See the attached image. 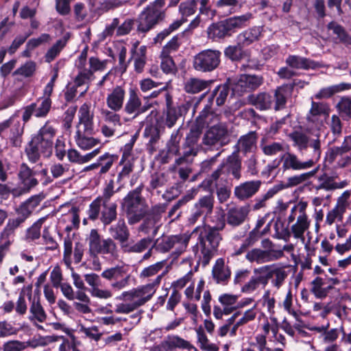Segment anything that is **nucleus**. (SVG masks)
<instances>
[{
    "instance_id": "59",
    "label": "nucleus",
    "mask_w": 351,
    "mask_h": 351,
    "mask_svg": "<svg viewBox=\"0 0 351 351\" xmlns=\"http://www.w3.org/2000/svg\"><path fill=\"white\" fill-rule=\"evenodd\" d=\"M78 332L82 334L83 337L94 340L95 341H98L102 335L96 326L85 327L84 326L81 325L79 327Z\"/></svg>"
},
{
    "instance_id": "53",
    "label": "nucleus",
    "mask_w": 351,
    "mask_h": 351,
    "mask_svg": "<svg viewBox=\"0 0 351 351\" xmlns=\"http://www.w3.org/2000/svg\"><path fill=\"white\" fill-rule=\"evenodd\" d=\"M165 265V261H162L157 262L154 264H152L151 265H149L148 267L143 268L139 274L140 278H149L156 275H157V277L158 275L161 274L160 273L161 271L162 272L165 271L162 270Z\"/></svg>"
},
{
    "instance_id": "29",
    "label": "nucleus",
    "mask_w": 351,
    "mask_h": 351,
    "mask_svg": "<svg viewBox=\"0 0 351 351\" xmlns=\"http://www.w3.org/2000/svg\"><path fill=\"white\" fill-rule=\"evenodd\" d=\"M139 42L136 41L132 45L131 49L132 56L130 60H134V70L137 73H141L143 71L146 63L147 47L142 45L138 47Z\"/></svg>"
},
{
    "instance_id": "27",
    "label": "nucleus",
    "mask_w": 351,
    "mask_h": 351,
    "mask_svg": "<svg viewBox=\"0 0 351 351\" xmlns=\"http://www.w3.org/2000/svg\"><path fill=\"white\" fill-rule=\"evenodd\" d=\"M249 211L247 206L230 208L226 213L228 224L233 227L241 225L247 218Z\"/></svg>"
},
{
    "instance_id": "18",
    "label": "nucleus",
    "mask_w": 351,
    "mask_h": 351,
    "mask_svg": "<svg viewBox=\"0 0 351 351\" xmlns=\"http://www.w3.org/2000/svg\"><path fill=\"white\" fill-rule=\"evenodd\" d=\"M165 0H155L140 14L139 19L145 22H159L165 20V12L162 10Z\"/></svg>"
},
{
    "instance_id": "51",
    "label": "nucleus",
    "mask_w": 351,
    "mask_h": 351,
    "mask_svg": "<svg viewBox=\"0 0 351 351\" xmlns=\"http://www.w3.org/2000/svg\"><path fill=\"white\" fill-rule=\"evenodd\" d=\"M47 218V216L38 219L27 230L25 239L27 241H34L40 237V229Z\"/></svg>"
},
{
    "instance_id": "40",
    "label": "nucleus",
    "mask_w": 351,
    "mask_h": 351,
    "mask_svg": "<svg viewBox=\"0 0 351 351\" xmlns=\"http://www.w3.org/2000/svg\"><path fill=\"white\" fill-rule=\"evenodd\" d=\"M229 94V87L227 84H221L217 86L211 93L208 99V103L213 106L214 99H215L216 104L218 106H222Z\"/></svg>"
},
{
    "instance_id": "21",
    "label": "nucleus",
    "mask_w": 351,
    "mask_h": 351,
    "mask_svg": "<svg viewBox=\"0 0 351 351\" xmlns=\"http://www.w3.org/2000/svg\"><path fill=\"white\" fill-rule=\"evenodd\" d=\"M261 184V180L244 182L234 187V195L241 201L248 199L259 191Z\"/></svg>"
},
{
    "instance_id": "30",
    "label": "nucleus",
    "mask_w": 351,
    "mask_h": 351,
    "mask_svg": "<svg viewBox=\"0 0 351 351\" xmlns=\"http://www.w3.org/2000/svg\"><path fill=\"white\" fill-rule=\"evenodd\" d=\"M199 228H195L191 233L185 232L183 234H175L172 254L180 256L186 249L191 237L198 233Z\"/></svg>"
},
{
    "instance_id": "34",
    "label": "nucleus",
    "mask_w": 351,
    "mask_h": 351,
    "mask_svg": "<svg viewBox=\"0 0 351 351\" xmlns=\"http://www.w3.org/2000/svg\"><path fill=\"white\" fill-rule=\"evenodd\" d=\"M213 83V81L210 80L191 77L185 81L184 89L187 93L197 94L209 88Z\"/></svg>"
},
{
    "instance_id": "28",
    "label": "nucleus",
    "mask_w": 351,
    "mask_h": 351,
    "mask_svg": "<svg viewBox=\"0 0 351 351\" xmlns=\"http://www.w3.org/2000/svg\"><path fill=\"white\" fill-rule=\"evenodd\" d=\"M239 23H212L208 29L209 37L223 38L231 36Z\"/></svg>"
},
{
    "instance_id": "58",
    "label": "nucleus",
    "mask_w": 351,
    "mask_h": 351,
    "mask_svg": "<svg viewBox=\"0 0 351 351\" xmlns=\"http://www.w3.org/2000/svg\"><path fill=\"white\" fill-rule=\"evenodd\" d=\"M117 158V157L116 156L108 153H106L105 154L99 156L98 159V164H99L101 169L99 173L101 175L107 173L112 167Z\"/></svg>"
},
{
    "instance_id": "50",
    "label": "nucleus",
    "mask_w": 351,
    "mask_h": 351,
    "mask_svg": "<svg viewBox=\"0 0 351 351\" xmlns=\"http://www.w3.org/2000/svg\"><path fill=\"white\" fill-rule=\"evenodd\" d=\"M288 95L289 88L287 86L278 87L275 90L274 108L276 110H280L285 108Z\"/></svg>"
},
{
    "instance_id": "20",
    "label": "nucleus",
    "mask_w": 351,
    "mask_h": 351,
    "mask_svg": "<svg viewBox=\"0 0 351 351\" xmlns=\"http://www.w3.org/2000/svg\"><path fill=\"white\" fill-rule=\"evenodd\" d=\"M193 348V346L184 339L177 335H169L160 344L153 346L151 351H169L175 348L191 349Z\"/></svg>"
},
{
    "instance_id": "11",
    "label": "nucleus",
    "mask_w": 351,
    "mask_h": 351,
    "mask_svg": "<svg viewBox=\"0 0 351 351\" xmlns=\"http://www.w3.org/2000/svg\"><path fill=\"white\" fill-rule=\"evenodd\" d=\"M282 162L281 169L283 172L287 171H300L312 168L318 160L311 158L305 161L302 160L294 153L287 152L280 156Z\"/></svg>"
},
{
    "instance_id": "48",
    "label": "nucleus",
    "mask_w": 351,
    "mask_h": 351,
    "mask_svg": "<svg viewBox=\"0 0 351 351\" xmlns=\"http://www.w3.org/2000/svg\"><path fill=\"white\" fill-rule=\"evenodd\" d=\"M34 104V116L37 118L45 117L49 113L51 107V100L45 97L40 99Z\"/></svg>"
},
{
    "instance_id": "17",
    "label": "nucleus",
    "mask_w": 351,
    "mask_h": 351,
    "mask_svg": "<svg viewBox=\"0 0 351 351\" xmlns=\"http://www.w3.org/2000/svg\"><path fill=\"white\" fill-rule=\"evenodd\" d=\"M151 106L143 104L142 101L136 90L131 89L129 92V97L124 105L123 110L134 119L140 114L147 111Z\"/></svg>"
},
{
    "instance_id": "16",
    "label": "nucleus",
    "mask_w": 351,
    "mask_h": 351,
    "mask_svg": "<svg viewBox=\"0 0 351 351\" xmlns=\"http://www.w3.org/2000/svg\"><path fill=\"white\" fill-rule=\"evenodd\" d=\"M330 111V108L327 103L315 101L311 97V106L306 114V120L315 125H322L329 117Z\"/></svg>"
},
{
    "instance_id": "36",
    "label": "nucleus",
    "mask_w": 351,
    "mask_h": 351,
    "mask_svg": "<svg viewBox=\"0 0 351 351\" xmlns=\"http://www.w3.org/2000/svg\"><path fill=\"white\" fill-rule=\"evenodd\" d=\"M152 243V239L150 237L143 238L137 242H128L121 245V249L125 253L140 254L149 247Z\"/></svg>"
},
{
    "instance_id": "13",
    "label": "nucleus",
    "mask_w": 351,
    "mask_h": 351,
    "mask_svg": "<svg viewBox=\"0 0 351 351\" xmlns=\"http://www.w3.org/2000/svg\"><path fill=\"white\" fill-rule=\"evenodd\" d=\"M307 203L300 201L298 202V208L300 209V215L297 217V220L291 227V232L294 238L301 240L304 243V232L309 228L310 220L306 213Z\"/></svg>"
},
{
    "instance_id": "31",
    "label": "nucleus",
    "mask_w": 351,
    "mask_h": 351,
    "mask_svg": "<svg viewBox=\"0 0 351 351\" xmlns=\"http://www.w3.org/2000/svg\"><path fill=\"white\" fill-rule=\"evenodd\" d=\"M108 232L112 239L124 245L130 237V232L123 219H119L117 223L111 226Z\"/></svg>"
},
{
    "instance_id": "22",
    "label": "nucleus",
    "mask_w": 351,
    "mask_h": 351,
    "mask_svg": "<svg viewBox=\"0 0 351 351\" xmlns=\"http://www.w3.org/2000/svg\"><path fill=\"white\" fill-rule=\"evenodd\" d=\"M231 276V271L225 260L222 258H217L212 269V278L219 285H226L228 283Z\"/></svg>"
},
{
    "instance_id": "44",
    "label": "nucleus",
    "mask_w": 351,
    "mask_h": 351,
    "mask_svg": "<svg viewBox=\"0 0 351 351\" xmlns=\"http://www.w3.org/2000/svg\"><path fill=\"white\" fill-rule=\"evenodd\" d=\"M260 148L263 153L267 156H273L284 151V145L280 142H267L266 138L260 141Z\"/></svg>"
},
{
    "instance_id": "41",
    "label": "nucleus",
    "mask_w": 351,
    "mask_h": 351,
    "mask_svg": "<svg viewBox=\"0 0 351 351\" xmlns=\"http://www.w3.org/2000/svg\"><path fill=\"white\" fill-rule=\"evenodd\" d=\"M100 220L104 226H108L115 221L117 217V204L116 203L101 204Z\"/></svg>"
},
{
    "instance_id": "10",
    "label": "nucleus",
    "mask_w": 351,
    "mask_h": 351,
    "mask_svg": "<svg viewBox=\"0 0 351 351\" xmlns=\"http://www.w3.org/2000/svg\"><path fill=\"white\" fill-rule=\"evenodd\" d=\"M123 207L125 210L128 222L134 224L140 221L147 214V206L143 199L125 197Z\"/></svg>"
},
{
    "instance_id": "33",
    "label": "nucleus",
    "mask_w": 351,
    "mask_h": 351,
    "mask_svg": "<svg viewBox=\"0 0 351 351\" xmlns=\"http://www.w3.org/2000/svg\"><path fill=\"white\" fill-rule=\"evenodd\" d=\"M93 131H84V129L77 128L75 141L77 146L82 149H89L98 144L99 141L90 136Z\"/></svg>"
},
{
    "instance_id": "9",
    "label": "nucleus",
    "mask_w": 351,
    "mask_h": 351,
    "mask_svg": "<svg viewBox=\"0 0 351 351\" xmlns=\"http://www.w3.org/2000/svg\"><path fill=\"white\" fill-rule=\"evenodd\" d=\"M221 55L218 50H203L194 56L193 66L195 70L199 72H211L219 66Z\"/></svg>"
},
{
    "instance_id": "14",
    "label": "nucleus",
    "mask_w": 351,
    "mask_h": 351,
    "mask_svg": "<svg viewBox=\"0 0 351 351\" xmlns=\"http://www.w3.org/2000/svg\"><path fill=\"white\" fill-rule=\"evenodd\" d=\"M164 211L163 207L160 206H156L152 208L151 211L144 216L145 219L140 226V230L145 234L152 233L155 236L160 227V221L161 219L160 214Z\"/></svg>"
},
{
    "instance_id": "12",
    "label": "nucleus",
    "mask_w": 351,
    "mask_h": 351,
    "mask_svg": "<svg viewBox=\"0 0 351 351\" xmlns=\"http://www.w3.org/2000/svg\"><path fill=\"white\" fill-rule=\"evenodd\" d=\"M263 82L261 76L243 74L234 80L232 89L234 94L242 95L245 93L258 88Z\"/></svg>"
},
{
    "instance_id": "63",
    "label": "nucleus",
    "mask_w": 351,
    "mask_h": 351,
    "mask_svg": "<svg viewBox=\"0 0 351 351\" xmlns=\"http://www.w3.org/2000/svg\"><path fill=\"white\" fill-rule=\"evenodd\" d=\"M178 132L179 130L173 132L167 144V150L171 156L177 155L179 152L180 138H178Z\"/></svg>"
},
{
    "instance_id": "64",
    "label": "nucleus",
    "mask_w": 351,
    "mask_h": 351,
    "mask_svg": "<svg viewBox=\"0 0 351 351\" xmlns=\"http://www.w3.org/2000/svg\"><path fill=\"white\" fill-rule=\"evenodd\" d=\"M180 114L176 108H167L165 113V123L169 128H171L176 123Z\"/></svg>"
},
{
    "instance_id": "37",
    "label": "nucleus",
    "mask_w": 351,
    "mask_h": 351,
    "mask_svg": "<svg viewBox=\"0 0 351 351\" xmlns=\"http://www.w3.org/2000/svg\"><path fill=\"white\" fill-rule=\"evenodd\" d=\"M248 101L251 104L260 110L269 109L274 104L272 96L266 93L250 95L248 97Z\"/></svg>"
},
{
    "instance_id": "23",
    "label": "nucleus",
    "mask_w": 351,
    "mask_h": 351,
    "mask_svg": "<svg viewBox=\"0 0 351 351\" xmlns=\"http://www.w3.org/2000/svg\"><path fill=\"white\" fill-rule=\"evenodd\" d=\"M258 136L255 132H250L239 138L237 144L234 145L237 154L242 152L244 155L248 153H253L256 149Z\"/></svg>"
},
{
    "instance_id": "56",
    "label": "nucleus",
    "mask_w": 351,
    "mask_h": 351,
    "mask_svg": "<svg viewBox=\"0 0 351 351\" xmlns=\"http://www.w3.org/2000/svg\"><path fill=\"white\" fill-rule=\"evenodd\" d=\"M343 84L333 85L328 87L323 88L318 93L314 95L313 99H323L332 97L337 93L343 89Z\"/></svg>"
},
{
    "instance_id": "15",
    "label": "nucleus",
    "mask_w": 351,
    "mask_h": 351,
    "mask_svg": "<svg viewBox=\"0 0 351 351\" xmlns=\"http://www.w3.org/2000/svg\"><path fill=\"white\" fill-rule=\"evenodd\" d=\"M284 256L282 250L263 251L261 248H253L245 254V258L250 263L263 264L280 259Z\"/></svg>"
},
{
    "instance_id": "46",
    "label": "nucleus",
    "mask_w": 351,
    "mask_h": 351,
    "mask_svg": "<svg viewBox=\"0 0 351 351\" xmlns=\"http://www.w3.org/2000/svg\"><path fill=\"white\" fill-rule=\"evenodd\" d=\"M318 170H319V167L313 169V170H311L310 171L289 177L287 179V184H285V188L295 186L297 185H299L300 184H302V183L308 181L311 178H313L314 176H315V174L317 173Z\"/></svg>"
},
{
    "instance_id": "4",
    "label": "nucleus",
    "mask_w": 351,
    "mask_h": 351,
    "mask_svg": "<svg viewBox=\"0 0 351 351\" xmlns=\"http://www.w3.org/2000/svg\"><path fill=\"white\" fill-rule=\"evenodd\" d=\"M221 176L237 181L241 178L242 161L237 152H233L224 159L210 176L203 181L202 185L212 190L213 186H217V181Z\"/></svg>"
},
{
    "instance_id": "47",
    "label": "nucleus",
    "mask_w": 351,
    "mask_h": 351,
    "mask_svg": "<svg viewBox=\"0 0 351 351\" xmlns=\"http://www.w3.org/2000/svg\"><path fill=\"white\" fill-rule=\"evenodd\" d=\"M288 276L287 271L285 270V267H280L276 265H272V269L271 272V284L279 289L284 283L285 280Z\"/></svg>"
},
{
    "instance_id": "5",
    "label": "nucleus",
    "mask_w": 351,
    "mask_h": 351,
    "mask_svg": "<svg viewBox=\"0 0 351 351\" xmlns=\"http://www.w3.org/2000/svg\"><path fill=\"white\" fill-rule=\"evenodd\" d=\"M293 142V146L300 152H303L308 147L313 149L312 158L319 160L321 154V135L318 131L303 132L302 131H293L288 135Z\"/></svg>"
},
{
    "instance_id": "61",
    "label": "nucleus",
    "mask_w": 351,
    "mask_h": 351,
    "mask_svg": "<svg viewBox=\"0 0 351 351\" xmlns=\"http://www.w3.org/2000/svg\"><path fill=\"white\" fill-rule=\"evenodd\" d=\"M114 184V183L113 180H110L106 186L104 188L102 195L97 197L96 199L99 200V202L101 204L112 203L110 202V198L115 193Z\"/></svg>"
},
{
    "instance_id": "1",
    "label": "nucleus",
    "mask_w": 351,
    "mask_h": 351,
    "mask_svg": "<svg viewBox=\"0 0 351 351\" xmlns=\"http://www.w3.org/2000/svg\"><path fill=\"white\" fill-rule=\"evenodd\" d=\"M166 274L167 271H162L151 282L123 291L118 299L124 301L125 303L116 304L115 313L128 314L144 305L153 297Z\"/></svg>"
},
{
    "instance_id": "38",
    "label": "nucleus",
    "mask_w": 351,
    "mask_h": 351,
    "mask_svg": "<svg viewBox=\"0 0 351 351\" xmlns=\"http://www.w3.org/2000/svg\"><path fill=\"white\" fill-rule=\"evenodd\" d=\"M71 38V33L66 32L62 37L56 41L53 46L47 51L45 54V60L47 62L53 61L60 53L62 49L66 46L68 40Z\"/></svg>"
},
{
    "instance_id": "39",
    "label": "nucleus",
    "mask_w": 351,
    "mask_h": 351,
    "mask_svg": "<svg viewBox=\"0 0 351 351\" xmlns=\"http://www.w3.org/2000/svg\"><path fill=\"white\" fill-rule=\"evenodd\" d=\"M286 63L291 68L296 69H308L315 67V62L306 58L295 55H290L286 59Z\"/></svg>"
},
{
    "instance_id": "2",
    "label": "nucleus",
    "mask_w": 351,
    "mask_h": 351,
    "mask_svg": "<svg viewBox=\"0 0 351 351\" xmlns=\"http://www.w3.org/2000/svg\"><path fill=\"white\" fill-rule=\"evenodd\" d=\"M225 220L221 217L217 218V222L213 227L201 230L197 243L192 247L196 258L203 266L207 265L215 255L222 237L219 232L224 228Z\"/></svg>"
},
{
    "instance_id": "3",
    "label": "nucleus",
    "mask_w": 351,
    "mask_h": 351,
    "mask_svg": "<svg viewBox=\"0 0 351 351\" xmlns=\"http://www.w3.org/2000/svg\"><path fill=\"white\" fill-rule=\"evenodd\" d=\"M56 134L55 128L47 121L32 138L25 147V153L31 162H36L41 155L49 157L51 154Z\"/></svg>"
},
{
    "instance_id": "32",
    "label": "nucleus",
    "mask_w": 351,
    "mask_h": 351,
    "mask_svg": "<svg viewBox=\"0 0 351 351\" xmlns=\"http://www.w3.org/2000/svg\"><path fill=\"white\" fill-rule=\"evenodd\" d=\"M212 106L210 103L207 102L203 110L195 119V123L203 129L210 124L219 121V116L212 110Z\"/></svg>"
},
{
    "instance_id": "57",
    "label": "nucleus",
    "mask_w": 351,
    "mask_h": 351,
    "mask_svg": "<svg viewBox=\"0 0 351 351\" xmlns=\"http://www.w3.org/2000/svg\"><path fill=\"white\" fill-rule=\"evenodd\" d=\"M197 1L191 0L180 3L179 7V11L182 16V19L180 22H184L186 19L184 17L193 14L197 9ZM176 22H179L177 21Z\"/></svg>"
},
{
    "instance_id": "62",
    "label": "nucleus",
    "mask_w": 351,
    "mask_h": 351,
    "mask_svg": "<svg viewBox=\"0 0 351 351\" xmlns=\"http://www.w3.org/2000/svg\"><path fill=\"white\" fill-rule=\"evenodd\" d=\"M160 57L161 58L160 67L164 73H172L176 71V64L170 56L160 53Z\"/></svg>"
},
{
    "instance_id": "43",
    "label": "nucleus",
    "mask_w": 351,
    "mask_h": 351,
    "mask_svg": "<svg viewBox=\"0 0 351 351\" xmlns=\"http://www.w3.org/2000/svg\"><path fill=\"white\" fill-rule=\"evenodd\" d=\"M29 312L31 315L29 319L30 321H37L42 323L46 320L47 315L38 298H34L32 300Z\"/></svg>"
},
{
    "instance_id": "26",
    "label": "nucleus",
    "mask_w": 351,
    "mask_h": 351,
    "mask_svg": "<svg viewBox=\"0 0 351 351\" xmlns=\"http://www.w3.org/2000/svg\"><path fill=\"white\" fill-rule=\"evenodd\" d=\"M36 174L37 171H33L27 164L21 165L18 176L25 191H29L38 184V181L34 177Z\"/></svg>"
},
{
    "instance_id": "8",
    "label": "nucleus",
    "mask_w": 351,
    "mask_h": 351,
    "mask_svg": "<svg viewBox=\"0 0 351 351\" xmlns=\"http://www.w3.org/2000/svg\"><path fill=\"white\" fill-rule=\"evenodd\" d=\"M101 276L112 281L111 288L115 291H119L130 285L132 276L128 273V267L126 265H117L105 269Z\"/></svg>"
},
{
    "instance_id": "25",
    "label": "nucleus",
    "mask_w": 351,
    "mask_h": 351,
    "mask_svg": "<svg viewBox=\"0 0 351 351\" xmlns=\"http://www.w3.org/2000/svg\"><path fill=\"white\" fill-rule=\"evenodd\" d=\"M125 90L121 86H116L106 97V105L114 112H119L123 108Z\"/></svg>"
},
{
    "instance_id": "24",
    "label": "nucleus",
    "mask_w": 351,
    "mask_h": 351,
    "mask_svg": "<svg viewBox=\"0 0 351 351\" xmlns=\"http://www.w3.org/2000/svg\"><path fill=\"white\" fill-rule=\"evenodd\" d=\"M79 123L77 128L84 131H94V112L90 104L84 103L81 106L78 112Z\"/></svg>"
},
{
    "instance_id": "45",
    "label": "nucleus",
    "mask_w": 351,
    "mask_h": 351,
    "mask_svg": "<svg viewBox=\"0 0 351 351\" xmlns=\"http://www.w3.org/2000/svg\"><path fill=\"white\" fill-rule=\"evenodd\" d=\"M163 130V128L159 123L158 120H157L156 124H150L146 125L143 135L145 137L149 138V144L151 146L155 145L160 139V134Z\"/></svg>"
},
{
    "instance_id": "55",
    "label": "nucleus",
    "mask_w": 351,
    "mask_h": 351,
    "mask_svg": "<svg viewBox=\"0 0 351 351\" xmlns=\"http://www.w3.org/2000/svg\"><path fill=\"white\" fill-rule=\"evenodd\" d=\"M202 128L194 123L191 126L190 131L186 136L185 145L195 146L199 141V137L202 133Z\"/></svg>"
},
{
    "instance_id": "42",
    "label": "nucleus",
    "mask_w": 351,
    "mask_h": 351,
    "mask_svg": "<svg viewBox=\"0 0 351 351\" xmlns=\"http://www.w3.org/2000/svg\"><path fill=\"white\" fill-rule=\"evenodd\" d=\"M262 32V27H254L248 30L245 31L238 36V42L239 45L247 46L254 41L258 39Z\"/></svg>"
},
{
    "instance_id": "54",
    "label": "nucleus",
    "mask_w": 351,
    "mask_h": 351,
    "mask_svg": "<svg viewBox=\"0 0 351 351\" xmlns=\"http://www.w3.org/2000/svg\"><path fill=\"white\" fill-rule=\"evenodd\" d=\"M271 269L272 265L255 268L254 269V276L263 287H265L268 284L269 279H271Z\"/></svg>"
},
{
    "instance_id": "60",
    "label": "nucleus",
    "mask_w": 351,
    "mask_h": 351,
    "mask_svg": "<svg viewBox=\"0 0 351 351\" xmlns=\"http://www.w3.org/2000/svg\"><path fill=\"white\" fill-rule=\"evenodd\" d=\"M336 23H328V29H332L333 33L337 36L339 40L346 45H351V36H350L343 27Z\"/></svg>"
},
{
    "instance_id": "7",
    "label": "nucleus",
    "mask_w": 351,
    "mask_h": 351,
    "mask_svg": "<svg viewBox=\"0 0 351 351\" xmlns=\"http://www.w3.org/2000/svg\"><path fill=\"white\" fill-rule=\"evenodd\" d=\"M88 250L91 255L96 256L97 254L109 255L112 258L118 256L117 244L112 238L101 239V236L96 229H92L87 239Z\"/></svg>"
},
{
    "instance_id": "49",
    "label": "nucleus",
    "mask_w": 351,
    "mask_h": 351,
    "mask_svg": "<svg viewBox=\"0 0 351 351\" xmlns=\"http://www.w3.org/2000/svg\"><path fill=\"white\" fill-rule=\"evenodd\" d=\"M214 202V197L210 193L200 197L194 204V206L208 216L213 212Z\"/></svg>"
},
{
    "instance_id": "6",
    "label": "nucleus",
    "mask_w": 351,
    "mask_h": 351,
    "mask_svg": "<svg viewBox=\"0 0 351 351\" xmlns=\"http://www.w3.org/2000/svg\"><path fill=\"white\" fill-rule=\"evenodd\" d=\"M230 142V133L226 123L208 128L203 134L200 146L205 152L218 150Z\"/></svg>"
},
{
    "instance_id": "35",
    "label": "nucleus",
    "mask_w": 351,
    "mask_h": 351,
    "mask_svg": "<svg viewBox=\"0 0 351 351\" xmlns=\"http://www.w3.org/2000/svg\"><path fill=\"white\" fill-rule=\"evenodd\" d=\"M21 220L10 218L0 233V242L5 243L9 245L14 241L16 230L21 225Z\"/></svg>"
},
{
    "instance_id": "52",
    "label": "nucleus",
    "mask_w": 351,
    "mask_h": 351,
    "mask_svg": "<svg viewBox=\"0 0 351 351\" xmlns=\"http://www.w3.org/2000/svg\"><path fill=\"white\" fill-rule=\"evenodd\" d=\"M174 235L163 236L156 239L154 247L156 250L161 253L173 251Z\"/></svg>"
},
{
    "instance_id": "19",
    "label": "nucleus",
    "mask_w": 351,
    "mask_h": 351,
    "mask_svg": "<svg viewBox=\"0 0 351 351\" xmlns=\"http://www.w3.org/2000/svg\"><path fill=\"white\" fill-rule=\"evenodd\" d=\"M350 196L349 191H344L342 195L338 198L336 206L333 209L330 210L326 215V222L331 225L336 220L342 221L343 215L346 212V208L348 205V199Z\"/></svg>"
}]
</instances>
